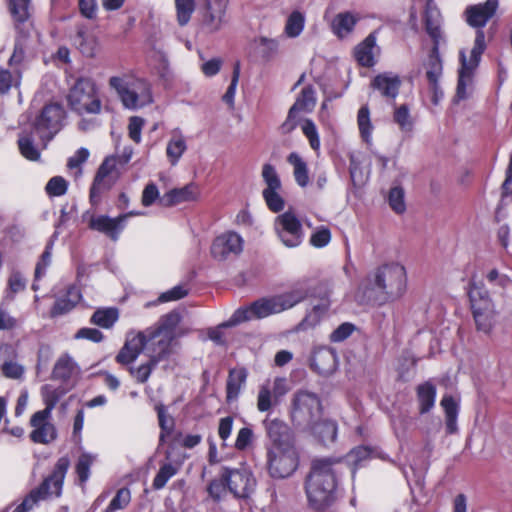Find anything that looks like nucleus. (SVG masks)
<instances>
[{
  "label": "nucleus",
  "instance_id": "1",
  "mask_svg": "<svg viewBox=\"0 0 512 512\" xmlns=\"http://www.w3.org/2000/svg\"><path fill=\"white\" fill-rule=\"evenodd\" d=\"M498 7L499 0H486L483 3L468 5L463 11V19L468 26L476 30V33L470 58L467 59L465 52L463 50L460 51L461 68L458 71L455 95L457 101L468 98L467 88L472 85L474 72L480 63L482 54L486 50L483 28L495 16Z\"/></svg>",
  "mask_w": 512,
  "mask_h": 512
},
{
  "label": "nucleus",
  "instance_id": "48",
  "mask_svg": "<svg viewBox=\"0 0 512 512\" xmlns=\"http://www.w3.org/2000/svg\"><path fill=\"white\" fill-rule=\"evenodd\" d=\"M305 17L300 11H293L287 18L285 24V34L290 38H295L301 34L304 29Z\"/></svg>",
  "mask_w": 512,
  "mask_h": 512
},
{
  "label": "nucleus",
  "instance_id": "18",
  "mask_svg": "<svg viewBox=\"0 0 512 512\" xmlns=\"http://www.w3.org/2000/svg\"><path fill=\"white\" fill-rule=\"evenodd\" d=\"M181 321V315L176 310L160 317L158 322L143 330V333L154 346L161 338L169 337L171 342L174 339V331Z\"/></svg>",
  "mask_w": 512,
  "mask_h": 512
},
{
  "label": "nucleus",
  "instance_id": "56",
  "mask_svg": "<svg viewBox=\"0 0 512 512\" xmlns=\"http://www.w3.org/2000/svg\"><path fill=\"white\" fill-rule=\"evenodd\" d=\"M131 501L130 490L126 487L120 488L113 499L110 501L108 507L104 512H116L117 510L124 509Z\"/></svg>",
  "mask_w": 512,
  "mask_h": 512
},
{
  "label": "nucleus",
  "instance_id": "57",
  "mask_svg": "<svg viewBox=\"0 0 512 512\" xmlns=\"http://www.w3.org/2000/svg\"><path fill=\"white\" fill-rule=\"evenodd\" d=\"M388 203L391 209L397 214H402L406 210V204L404 200V190L402 187H392L388 194Z\"/></svg>",
  "mask_w": 512,
  "mask_h": 512
},
{
  "label": "nucleus",
  "instance_id": "33",
  "mask_svg": "<svg viewBox=\"0 0 512 512\" xmlns=\"http://www.w3.org/2000/svg\"><path fill=\"white\" fill-rule=\"evenodd\" d=\"M423 66L426 70L425 74L428 83L434 84L435 81H439L443 73V63L440 57L439 48H437L436 45H432Z\"/></svg>",
  "mask_w": 512,
  "mask_h": 512
},
{
  "label": "nucleus",
  "instance_id": "23",
  "mask_svg": "<svg viewBox=\"0 0 512 512\" xmlns=\"http://www.w3.org/2000/svg\"><path fill=\"white\" fill-rule=\"evenodd\" d=\"M198 188L195 183H189L181 188H173L166 192L159 204L164 207H172L183 202L194 201L198 197Z\"/></svg>",
  "mask_w": 512,
  "mask_h": 512
},
{
  "label": "nucleus",
  "instance_id": "62",
  "mask_svg": "<svg viewBox=\"0 0 512 512\" xmlns=\"http://www.w3.org/2000/svg\"><path fill=\"white\" fill-rule=\"evenodd\" d=\"M302 132L307 137L311 148L315 151L318 150L320 147V139L316 125L311 119L304 120L302 124Z\"/></svg>",
  "mask_w": 512,
  "mask_h": 512
},
{
  "label": "nucleus",
  "instance_id": "24",
  "mask_svg": "<svg viewBox=\"0 0 512 512\" xmlns=\"http://www.w3.org/2000/svg\"><path fill=\"white\" fill-rule=\"evenodd\" d=\"M401 79L397 74L384 72L376 75L371 81V87L378 90L387 99H395L399 93Z\"/></svg>",
  "mask_w": 512,
  "mask_h": 512
},
{
  "label": "nucleus",
  "instance_id": "14",
  "mask_svg": "<svg viewBox=\"0 0 512 512\" xmlns=\"http://www.w3.org/2000/svg\"><path fill=\"white\" fill-rule=\"evenodd\" d=\"M139 211H129L119 214L117 217H109L107 215L92 216L88 222V227L91 230L104 234L112 241H117L128 218L133 216L142 215Z\"/></svg>",
  "mask_w": 512,
  "mask_h": 512
},
{
  "label": "nucleus",
  "instance_id": "58",
  "mask_svg": "<svg viewBox=\"0 0 512 512\" xmlns=\"http://www.w3.org/2000/svg\"><path fill=\"white\" fill-rule=\"evenodd\" d=\"M18 146L23 157L31 161H37L40 153L33 144V140L29 136H22L18 139Z\"/></svg>",
  "mask_w": 512,
  "mask_h": 512
},
{
  "label": "nucleus",
  "instance_id": "37",
  "mask_svg": "<svg viewBox=\"0 0 512 512\" xmlns=\"http://www.w3.org/2000/svg\"><path fill=\"white\" fill-rule=\"evenodd\" d=\"M250 310L256 318H264L271 314L281 312L276 295L270 298H262L253 302L250 306Z\"/></svg>",
  "mask_w": 512,
  "mask_h": 512
},
{
  "label": "nucleus",
  "instance_id": "59",
  "mask_svg": "<svg viewBox=\"0 0 512 512\" xmlns=\"http://www.w3.org/2000/svg\"><path fill=\"white\" fill-rule=\"evenodd\" d=\"M68 189V182L62 176L52 177L46 184L45 191L49 196L59 197L64 195Z\"/></svg>",
  "mask_w": 512,
  "mask_h": 512
},
{
  "label": "nucleus",
  "instance_id": "2",
  "mask_svg": "<svg viewBox=\"0 0 512 512\" xmlns=\"http://www.w3.org/2000/svg\"><path fill=\"white\" fill-rule=\"evenodd\" d=\"M342 458L321 457L311 461L305 479V492L309 506L324 511L336 501L338 478L343 472Z\"/></svg>",
  "mask_w": 512,
  "mask_h": 512
},
{
  "label": "nucleus",
  "instance_id": "36",
  "mask_svg": "<svg viewBox=\"0 0 512 512\" xmlns=\"http://www.w3.org/2000/svg\"><path fill=\"white\" fill-rule=\"evenodd\" d=\"M119 318V311L115 307L99 308L90 318V323L104 329H110Z\"/></svg>",
  "mask_w": 512,
  "mask_h": 512
},
{
  "label": "nucleus",
  "instance_id": "41",
  "mask_svg": "<svg viewBox=\"0 0 512 512\" xmlns=\"http://www.w3.org/2000/svg\"><path fill=\"white\" fill-rule=\"evenodd\" d=\"M287 161L293 166L296 183L300 187H306L309 183L307 163L296 152H291L287 157Z\"/></svg>",
  "mask_w": 512,
  "mask_h": 512
},
{
  "label": "nucleus",
  "instance_id": "17",
  "mask_svg": "<svg viewBox=\"0 0 512 512\" xmlns=\"http://www.w3.org/2000/svg\"><path fill=\"white\" fill-rule=\"evenodd\" d=\"M242 237L233 231L217 236L211 245V255L214 259L222 261L230 256H237L243 250Z\"/></svg>",
  "mask_w": 512,
  "mask_h": 512
},
{
  "label": "nucleus",
  "instance_id": "31",
  "mask_svg": "<svg viewBox=\"0 0 512 512\" xmlns=\"http://www.w3.org/2000/svg\"><path fill=\"white\" fill-rule=\"evenodd\" d=\"M416 396L419 404V414H426L435 405L436 386L431 381H425L416 387Z\"/></svg>",
  "mask_w": 512,
  "mask_h": 512
},
{
  "label": "nucleus",
  "instance_id": "63",
  "mask_svg": "<svg viewBox=\"0 0 512 512\" xmlns=\"http://www.w3.org/2000/svg\"><path fill=\"white\" fill-rule=\"evenodd\" d=\"M331 240L330 229L326 226L318 227L310 237V244L317 248L325 247Z\"/></svg>",
  "mask_w": 512,
  "mask_h": 512
},
{
  "label": "nucleus",
  "instance_id": "34",
  "mask_svg": "<svg viewBox=\"0 0 512 512\" xmlns=\"http://www.w3.org/2000/svg\"><path fill=\"white\" fill-rule=\"evenodd\" d=\"M7 4L14 22L15 29L24 27V24L31 17V0H7Z\"/></svg>",
  "mask_w": 512,
  "mask_h": 512
},
{
  "label": "nucleus",
  "instance_id": "9",
  "mask_svg": "<svg viewBox=\"0 0 512 512\" xmlns=\"http://www.w3.org/2000/svg\"><path fill=\"white\" fill-rule=\"evenodd\" d=\"M171 354V339L169 337L161 338L154 346L149 345L147 352L149 360L137 368L129 366L128 372L135 378L137 383L144 384L148 381L156 366L160 362L167 360Z\"/></svg>",
  "mask_w": 512,
  "mask_h": 512
},
{
  "label": "nucleus",
  "instance_id": "52",
  "mask_svg": "<svg viewBox=\"0 0 512 512\" xmlns=\"http://www.w3.org/2000/svg\"><path fill=\"white\" fill-rule=\"evenodd\" d=\"M175 7L178 24L187 25L195 10V0H175Z\"/></svg>",
  "mask_w": 512,
  "mask_h": 512
},
{
  "label": "nucleus",
  "instance_id": "35",
  "mask_svg": "<svg viewBox=\"0 0 512 512\" xmlns=\"http://www.w3.org/2000/svg\"><path fill=\"white\" fill-rule=\"evenodd\" d=\"M330 306L331 300L319 301V303L314 305L311 311H309L303 320L299 323V328L306 330L308 328L315 327L327 314Z\"/></svg>",
  "mask_w": 512,
  "mask_h": 512
},
{
  "label": "nucleus",
  "instance_id": "45",
  "mask_svg": "<svg viewBox=\"0 0 512 512\" xmlns=\"http://www.w3.org/2000/svg\"><path fill=\"white\" fill-rule=\"evenodd\" d=\"M16 31L18 35L15 40L13 53L9 59L10 65L20 64L23 62L29 37V32L25 30L24 27H20V29H16Z\"/></svg>",
  "mask_w": 512,
  "mask_h": 512
},
{
  "label": "nucleus",
  "instance_id": "32",
  "mask_svg": "<svg viewBox=\"0 0 512 512\" xmlns=\"http://www.w3.org/2000/svg\"><path fill=\"white\" fill-rule=\"evenodd\" d=\"M445 413L446 433L455 434L458 431L457 418L459 414V404L452 395H444L440 402Z\"/></svg>",
  "mask_w": 512,
  "mask_h": 512
},
{
  "label": "nucleus",
  "instance_id": "50",
  "mask_svg": "<svg viewBox=\"0 0 512 512\" xmlns=\"http://www.w3.org/2000/svg\"><path fill=\"white\" fill-rule=\"evenodd\" d=\"M179 466H180V464H178V465H173L172 463L163 464L153 479V484H152L153 488L156 490L162 489L166 485L168 480L170 478H172L174 475H176V473L179 470Z\"/></svg>",
  "mask_w": 512,
  "mask_h": 512
},
{
  "label": "nucleus",
  "instance_id": "40",
  "mask_svg": "<svg viewBox=\"0 0 512 512\" xmlns=\"http://www.w3.org/2000/svg\"><path fill=\"white\" fill-rule=\"evenodd\" d=\"M315 94L316 92L312 85L305 86L290 108L297 113L300 111L312 112L316 105Z\"/></svg>",
  "mask_w": 512,
  "mask_h": 512
},
{
  "label": "nucleus",
  "instance_id": "5",
  "mask_svg": "<svg viewBox=\"0 0 512 512\" xmlns=\"http://www.w3.org/2000/svg\"><path fill=\"white\" fill-rule=\"evenodd\" d=\"M67 105L78 115L100 114L102 101L96 82L87 76L76 78L66 96Z\"/></svg>",
  "mask_w": 512,
  "mask_h": 512
},
{
  "label": "nucleus",
  "instance_id": "26",
  "mask_svg": "<svg viewBox=\"0 0 512 512\" xmlns=\"http://www.w3.org/2000/svg\"><path fill=\"white\" fill-rule=\"evenodd\" d=\"M376 31L371 32L362 42L354 49V57L358 64L362 67L371 68L376 64L375 60Z\"/></svg>",
  "mask_w": 512,
  "mask_h": 512
},
{
  "label": "nucleus",
  "instance_id": "44",
  "mask_svg": "<svg viewBox=\"0 0 512 512\" xmlns=\"http://www.w3.org/2000/svg\"><path fill=\"white\" fill-rule=\"evenodd\" d=\"M206 491L208 493V497L214 503H220L221 501H223L225 499L229 490H228V484H227L226 480H224L222 469H221L219 477L212 479L208 483Z\"/></svg>",
  "mask_w": 512,
  "mask_h": 512
},
{
  "label": "nucleus",
  "instance_id": "7",
  "mask_svg": "<svg viewBox=\"0 0 512 512\" xmlns=\"http://www.w3.org/2000/svg\"><path fill=\"white\" fill-rule=\"evenodd\" d=\"M320 398L312 392L300 390L292 399L291 419L293 424L305 430L322 417Z\"/></svg>",
  "mask_w": 512,
  "mask_h": 512
},
{
  "label": "nucleus",
  "instance_id": "29",
  "mask_svg": "<svg viewBox=\"0 0 512 512\" xmlns=\"http://www.w3.org/2000/svg\"><path fill=\"white\" fill-rule=\"evenodd\" d=\"M308 295L309 286L304 281L297 283L290 291L276 295V297L282 312L302 302Z\"/></svg>",
  "mask_w": 512,
  "mask_h": 512
},
{
  "label": "nucleus",
  "instance_id": "53",
  "mask_svg": "<svg viewBox=\"0 0 512 512\" xmlns=\"http://www.w3.org/2000/svg\"><path fill=\"white\" fill-rule=\"evenodd\" d=\"M42 396L45 408L38 412L51 416L52 410L55 408L62 396V392L58 389H51L48 385H45L42 387Z\"/></svg>",
  "mask_w": 512,
  "mask_h": 512
},
{
  "label": "nucleus",
  "instance_id": "20",
  "mask_svg": "<svg viewBox=\"0 0 512 512\" xmlns=\"http://www.w3.org/2000/svg\"><path fill=\"white\" fill-rule=\"evenodd\" d=\"M50 415L35 412L30 418V426L34 429L31 431L30 440L38 444H50L57 438V430L50 420Z\"/></svg>",
  "mask_w": 512,
  "mask_h": 512
},
{
  "label": "nucleus",
  "instance_id": "22",
  "mask_svg": "<svg viewBox=\"0 0 512 512\" xmlns=\"http://www.w3.org/2000/svg\"><path fill=\"white\" fill-rule=\"evenodd\" d=\"M310 367L320 375H330L337 367L335 352L329 348H319L315 350L310 359Z\"/></svg>",
  "mask_w": 512,
  "mask_h": 512
},
{
  "label": "nucleus",
  "instance_id": "10",
  "mask_svg": "<svg viewBox=\"0 0 512 512\" xmlns=\"http://www.w3.org/2000/svg\"><path fill=\"white\" fill-rule=\"evenodd\" d=\"M201 25L210 34L217 33L227 23L229 0H200Z\"/></svg>",
  "mask_w": 512,
  "mask_h": 512
},
{
  "label": "nucleus",
  "instance_id": "54",
  "mask_svg": "<svg viewBox=\"0 0 512 512\" xmlns=\"http://www.w3.org/2000/svg\"><path fill=\"white\" fill-rule=\"evenodd\" d=\"M258 43L260 47V56L265 62H269L275 58L279 49V43L276 39L261 36L258 39Z\"/></svg>",
  "mask_w": 512,
  "mask_h": 512
},
{
  "label": "nucleus",
  "instance_id": "55",
  "mask_svg": "<svg viewBox=\"0 0 512 512\" xmlns=\"http://www.w3.org/2000/svg\"><path fill=\"white\" fill-rule=\"evenodd\" d=\"M93 464V457L89 454L83 453L78 458L75 465V472L78 476L80 485H85L90 476V468Z\"/></svg>",
  "mask_w": 512,
  "mask_h": 512
},
{
  "label": "nucleus",
  "instance_id": "28",
  "mask_svg": "<svg viewBox=\"0 0 512 512\" xmlns=\"http://www.w3.org/2000/svg\"><path fill=\"white\" fill-rule=\"evenodd\" d=\"M248 371L245 367L232 368L229 370L226 381V400L231 402L239 397L242 387L245 385Z\"/></svg>",
  "mask_w": 512,
  "mask_h": 512
},
{
  "label": "nucleus",
  "instance_id": "11",
  "mask_svg": "<svg viewBox=\"0 0 512 512\" xmlns=\"http://www.w3.org/2000/svg\"><path fill=\"white\" fill-rule=\"evenodd\" d=\"M224 480L228 484L229 493L236 499L246 500L250 498L256 487L253 474L245 468L222 467Z\"/></svg>",
  "mask_w": 512,
  "mask_h": 512
},
{
  "label": "nucleus",
  "instance_id": "13",
  "mask_svg": "<svg viewBox=\"0 0 512 512\" xmlns=\"http://www.w3.org/2000/svg\"><path fill=\"white\" fill-rule=\"evenodd\" d=\"M266 435L271 442L272 450L296 449V439L290 426L279 418H266L263 421Z\"/></svg>",
  "mask_w": 512,
  "mask_h": 512
},
{
  "label": "nucleus",
  "instance_id": "15",
  "mask_svg": "<svg viewBox=\"0 0 512 512\" xmlns=\"http://www.w3.org/2000/svg\"><path fill=\"white\" fill-rule=\"evenodd\" d=\"M275 229L279 238L287 247H296L302 242V224L291 211H286L276 217Z\"/></svg>",
  "mask_w": 512,
  "mask_h": 512
},
{
  "label": "nucleus",
  "instance_id": "19",
  "mask_svg": "<svg viewBox=\"0 0 512 512\" xmlns=\"http://www.w3.org/2000/svg\"><path fill=\"white\" fill-rule=\"evenodd\" d=\"M149 345H152L143 331H139L132 337H128L115 357V361L123 366L132 364L143 352H148Z\"/></svg>",
  "mask_w": 512,
  "mask_h": 512
},
{
  "label": "nucleus",
  "instance_id": "43",
  "mask_svg": "<svg viewBox=\"0 0 512 512\" xmlns=\"http://www.w3.org/2000/svg\"><path fill=\"white\" fill-rule=\"evenodd\" d=\"M484 278L492 288L498 289L500 292H504L512 286L511 277L497 267L488 269Z\"/></svg>",
  "mask_w": 512,
  "mask_h": 512
},
{
  "label": "nucleus",
  "instance_id": "60",
  "mask_svg": "<svg viewBox=\"0 0 512 512\" xmlns=\"http://www.w3.org/2000/svg\"><path fill=\"white\" fill-rule=\"evenodd\" d=\"M157 409L159 426L161 429L159 441L163 443L168 435H170L173 431L174 421L173 419H168L166 416L165 408L163 406H159Z\"/></svg>",
  "mask_w": 512,
  "mask_h": 512
},
{
  "label": "nucleus",
  "instance_id": "6",
  "mask_svg": "<svg viewBox=\"0 0 512 512\" xmlns=\"http://www.w3.org/2000/svg\"><path fill=\"white\" fill-rule=\"evenodd\" d=\"M468 294L477 331L489 334L493 329L496 315L489 291L483 285L471 282Z\"/></svg>",
  "mask_w": 512,
  "mask_h": 512
},
{
  "label": "nucleus",
  "instance_id": "38",
  "mask_svg": "<svg viewBox=\"0 0 512 512\" xmlns=\"http://www.w3.org/2000/svg\"><path fill=\"white\" fill-rule=\"evenodd\" d=\"M114 184L111 179L95 175L89 190V201L93 207H97L104 193L108 192Z\"/></svg>",
  "mask_w": 512,
  "mask_h": 512
},
{
  "label": "nucleus",
  "instance_id": "12",
  "mask_svg": "<svg viewBox=\"0 0 512 512\" xmlns=\"http://www.w3.org/2000/svg\"><path fill=\"white\" fill-rule=\"evenodd\" d=\"M298 462L296 449L268 451V471L273 478L283 479L289 477L297 469Z\"/></svg>",
  "mask_w": 512,
  "mask_h": 512
},
{
  "label": "nucleus",
  "instance_id": "30",
  "mask_svg": "<svg viewBox=\"0 0 512 512\" xmlns=\"http://www.w3.org/2000/svg\"><path fill=\"white\" fill-rule=\"evenodd\" d=\"M305 430L311 432L312 435L324 445L334 442L337 437L336 423L331 420L322 419V417Z\"/></svg>",
  "mask_w": 512,
  "mask_h": 512
},
{
  "label": "nucleus",
  "instance_id": "8",
  "mask_svg": "<svg viewBox=\"0 0 512 512\" xmlns=\"http://www.w3.org/2000/svg\"><path fill=\"white\" fill-rule=\"evenodd\" d=\"M108 83L126 109L137 110L153 102L151 88L145 81H138L137 87L131 88L122 77L112 76Z\"/></svg>",
  "mask_w": 512,
  "mask_h": 512
},
{
  "label": "nucleus",
  "instance_id": "4",
  "mask_svg": "<svg viewBox=\"0 0 512 512\" xmlns=\"http://www.w3.org/2000/svg\"><path fill=\"white\" fill-rule=\"evenodd\" d=\"M70 466V460L67 456L60 457L52 472L43 479V481L36 488L32 489L18 504L13 512H29L41 500H46L50 496L61 495L65 475Z\"/></svg>",
  "mask_w": 512,
  "mask_h": 512
},
{
  "label": "nucleus",
  "instance_id": "61",
  "mask_svg": "<svg viewBox=\"0 0 512 512\" xmlns=\"http://www.w3.org/2000/svg\"><path fill=\"white\" fill-rule=\"evenodd\" d=\"M52 247H53V243L52 242L48 243L45 247V250L41 254L40 259L37 262L36 267H35V272H34L35 281L39 280L43 275H45L46 269L51 263Z\"/></svg>",
  "mask_w": 512,
  "mask_h": 512
},
{
  "label": "nucleus",
  "instance_id": "21",
  "mask_svg": "<svg viewBox=\"0 0 512 512\" xmlns=\"http://www.w3.org/2000/svg\"><path fill=\"white\" fill-rule=\"evenodd\" d=\"M64 115L65 112L61 104H47L42 108L40 115L35 119L33 124L34 128L37 131L54 129L56 132L59 129Z\"/></svg>",
  "mask_w": 512,
  "mask_h": 512
},
{
  "label": "nucleus",
  "instance_id": "51",
  "mask_svg": "<svg viewBox=\"0 0 512 512\" xmlns=\"http://www.w3.org/2000/svg\"><path fill=\"white\" fill-rule=\"evenodd\" d=\"M187 145L183 137H173L167 144L166 154L172 165H176L183 153L186 151Z\"/></svg>",
  "mask_w": 512,
  "mask_h": 512
},
{
  "label": "nucleus",
  "instance_id": "39",
  "mask_svg": "<svg viewBox=\"0 0 512 512\" xmlns=\"http://www.w3.org/2000/svg\"><path fill=\"white\" fill-rule=\"evenodd\" d=\"M279 404V399L273 394L271 381L266 380L259 386L257 395V409L260 412H267Z\"/></svg>",
  "mask_w": 512,
  "mask_h": 512
},
{
  "label": "nucleus",
  "instance_id": "42",
  "mask_svg": "<svg viewBox=\"0 0 512 512\" xmlns=\"http://www.w3.org/2000/svg\"><path fill=\"white\" fill-rule=\"evenodd\" d=\"M424 26L426 33L433 42V45H436V47L439 48L443 36L438 13L426 10L424 14Z\"/></svg>",
  "mask_w": 512,
  "mask_h": 512
},
{
  "label": "nucleus",
  "instance_id": "46",
  "mask_svg": "<svg viewBox=\"0 0 512 512\" xmlns=\"http://www.w3.org/2000/svg\"><path fill=\"white\" fill-rule=\"evenodd\" d=\"M74 43L85 57L92 58L95 56L96 41L86 35V30L83 26L78 27Z\"/></svg>",
  "mask_w": 512,
  "mask_h": 512
},
{
  "label": "nucleus",
  "instance_id": "16",
  "mask_svg": "<svg viewBox=\"0 0 512 512\" xmlns=\"http://www.w3.org/2000/svg\"><path fill=\"white\" fill-rule=\"evenodd\" d=\"M262 177L267 185L262 192L267 207L274 213L282 211L285 201L278 193L281 189V181L275 167L269 163L264 164L262 167Z\"/></svg>",
  "mask_w": 512,
  "mask_h": 512
},
{
  "label": "nucleus",
  "instance_id": "47",
  "mask_svg": "<svg viewBox=\"0 0 512 512\" xmlns=\"http://www.w3.org/2000/svg\"><path fill=\"white\" fill-rule=\"evenodd\" d=\"M73 362L69 356L60 357L52 370V378L67 381L73 374Z\"/></svg>",
  "mask_w": 512,
  "mask_h": 512
},
{
  "label": "nucleus",
  "instance_id": "3",
  "mask_svg": "<svg viewBox=\"0 0 512 512\" xmlns=\"http://www.w3.org/2000/svg\"><path fill=\"white\" fill-rule=\"evenodd\" d=\"M372 286L366 287L364 296L373 306L395 301L406 291V270L398 263L384 264L374 273Z\"/></svg>",
  "mask_w": 512,
  "mask_h": 512
},
{
  "label": "nucleus",
  "instance_id": "49",
  "mask_svg": "<svg viewBox=\"0 0 512 512\" xmlns=\"http://www.w3.org/2000/svg\"><path fill=\"white\" fill-rule=\"evenodd\" d=\"M357 124L363 141L366 143L370 142L373 126L370 120V110L367 105H364L359 109Z\"/></svg>",
  "mask_w": 512,
  "mask_h": 512
},
{
  "label": "nucleus",
  "instance_id": "25",
  "mask_svg": "<svg viewBox=\"0 0 512 512\" xmlns=\"http://www.w3.org/2000/svg\"><path fill=\"white\" fill-rule=\"evenodd\" d=\"M360 19L361 17L358 13L351 11L340 12L331 21V31L337 38L344 39L354 31Z\"/></svg>",
  "mask_w": 512,
  "mask_h": 512
},
{
  "label": "nucleus",
  "instance_id": "27",
  "mask_svg": "<svg viewBox=\"0 0 512 512\" xmlns=\"http://www.w3.org/2000/svg\"><path fill=\"white\" fill-rule=\"evenodd\" d=\"M82 298L80 290L71 285L67 288L66 294L58 298L50 309L51 317H58L73 310Z\"/></svg>",
  "mask_w": 512,
  "mask_h": 512
},
{
  "label": "nucleus",
  "instance_id": "64",
  "mask_svg": "<svg viewBox=\"0 0 512 512\" xmlns=\"http://www.w3.org/2000/svg\"><path fill=\"white\" fill-rule=\"evenodd\" d=\"M356 326L350 322H344L340 324L331 334L330 341L333 343H338L349 338L352 333L355 331Z\"/></svg>",
  "mask_w": 512,
  "mask_h": 512
}]
</instances>
